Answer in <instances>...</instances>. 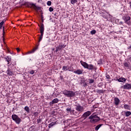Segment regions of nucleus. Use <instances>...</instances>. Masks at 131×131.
I'll use <instances>...</instances> for the list:
<instances>
[{
  "label": "nucleus",
  "mask_w": 131,
  "mask_h": 131,
  "mask_svg": "<svg viewBox=\"0 0 131 131\" xmlns=\"http://www.w3.org/2000/svg\"><path fill=\"white\" fill-rule=\"evenodd\" d=\"M75 109L76 110L77 112H78L79 115L82 112H83L84 111V107L83 106H81L80 105H76Z\"/></svg>",
  "instance_id": "423d86ee"
},
{
  "label": "nucleus",
  "mask_w": 131,
  "mask_h": 131,
  "mask_svg": "<svg viewBox=\"0 0 131 131\" xmlns=\"http://www.w3.org/2000/svg\"><path fill=\"white\" fill-rule=\"evenodd\" d=\"M59 102V99L58 98H55L51 102H50V106H53L54 104H57Z\"/></svg>",
  "instance_id": "f8f14e48"
},
{
  "label": "nucleus",
  "mask_w": 131,
  "mask_h": 131,
  "mask_svg": "<svg viewBox=\"0 0 131 131\" xmlns=\"http://www.w3.org/2000/svg\"><path fill=\"white\" fill-rule=\"evenodd\" d=\"M114 103L116 106H118L120 103V100L118 98H115L114 99Z\"/></svg>",
  "instance_id": "9b49d317"
},
{
  "label": "nucleus",
  "mask_w": 131,
  "mask_h": 131,
  "mask_svg": "<svg viewBox=\"0 0 131 131\" xmlns=\"http://www.w3.org/2000/svg\"><path fill=\"white\" fill-rule=\"evenodd\" d=\"M95 82V80L94 79H89V83L92 84V83H94Z\"/></svg>",
  "instance_id": "c85d7f7f"
},
{
  "label": "nucleus",
  "mask_w": 131,
  "mask_h": 131,
  "mask_svg": "<svg viewBox=\"0 0 131 131\" xmlns=\"http://www.w3.org/2000/svg\"><path fill=\"white\" fill-rule=\"evenodd\" d=\"M83 86H84V88H85V86H88V84H86V83H85L83 84Z\"/></svg>",
  "instance_id": "4c0bfd02"
},
{
  "label": "nucleus",
  "mask_w": 131,
  "mask_h": 131,
  "mask_svg": "<svg viewBox=\"0 0 131 131\" xmlns=\"http://www.w3.org/2000/svg\"><path fill=\"white\" fill-rule=\"evenodd\" d=\"M41 121H42L41 119H38L37 120V123H40V122H41Z\"/></svg>",
  "instance_id": "2f4dec72"
},
{
  "label": "nucleus",
  "mask_w": 131,
  "mask_h": 131,
  "mask_svg": "<svg viewBox=\"0 0 131 131\" xmlns=\"http://www.w3.org/2000/svg\"><path fill=\"white\" fill-rule=\"evenodd\" d=\"M43 36V34H41L39 38V40H38V42H40V41H41V40L42 39V37Z\"/></svg>",
  "instance_id": "5701e85b"
},
{
  "label": "nucleus",
  "mask_w": 131,
  "mask_h": 131,
  "mask_svg": "<svg viewBox=\"0 0 131 131\" xmlns=\"http://www.w3.org/2000/svg\"><path fill=\"white\" fill-rule=\"evenodd\" d=\"M129 6H130V9H131V2L129 3Z\"/></svg>",
  "instance_id": "37998d69"
},
{
  "label": "nucleus",
  "mask_w": 131,
  "mask_h": 131,
  "mask_svg": "<svg viewBox=\"0 0 131 131\" xmlns=\"http://www.w3.org/2000/svg\"><path fill=\"white\" fill-rule=\"evenodd\" d=\"M34 115H35V116H37L38 115V112H35L34 113Z\"/></svg>",
  "instance_id": "c9c22d12"
},
{
  "label": "nucleus",
  "mask_w": 131,
  "mask_h": 131,
  "mask_svg": "<svg viewBox=\"0 0 131 131\" xmlns=\"http://www.w3.org/2000/svg\"><path fill=\"white\" fill-rule=\"evenodd\" d=\"M12 118L13 120L15 121L17 124H20V123L21 122V119L19 118V116H18L17 115H12Z\"/></svg>",
  "instance_id": "39448f33"
},
{
  "label": "nucleus",
  "mask_w": 131,
  "mask_h": 131,
  "mask_svg": "<svg viewBox=\"0 0 131 131\" xmlns=\"http://www.w3.org/2000/svg\"><path fill=\"white\" fill-rule=\"evenodd\" d=\"M124 108L125 109V110H131V106L128 104H124Z\"/></svg>",
  "instance_id": "a211bd4d"
},
{
  "label": "nucleus",
  "mask_w": 131,
  "mask_h": 131,
  "mask_svg": "<svg viewBox=\"0 0 131 131\" xmlns=\"http://www.w3.org/2000/svg\"><path fill=\"white\" fill-rule=\"evenodd\" d=\"M96 30H93L92 31H91V34L92 35L96 34Z\"/></svg>",
  "instance_id": "c756f323"
},
{
  "label": "nucleus",
  "mask_w": 131,
  "mask_h": 131,
  "mask_svg": "<svg viewBox=\"0 0 131 131\" xmlns=\"http://www.w3.org/2000/svg\"><path fill=\"white\" fill-rule=\"evenodd\" d=\"M8 53H10V51H8Z\"/></svg>",
  "instance_id": "49530a36"
},
{
  "label": "nucleus",
  "mask_w": 131,
  "mask_h": 131,
  "mask_svg": "<svg viewBox=\"0 0 131 131\" xmlns=\"http://www.w3.org/2000/svg\"><path fill=\"white\" fill-rule=\"evenodd\" d=\"M3 25H4V22L0 23V29H2Z\"/></svg>",
  "instance_id": "7c9ffc66"
},
{
  "label": "nucleus",
  "mask_w": 131,
  "mask_h": 131,
  "mask_svg": "<svg viewBox=\"0 0 131 131\" xmlns=\"http://www.w3.org/2000/svg\"><path fill=\"white\" fill-rule=\"evenodd\" d=\"M130 115H131V112H130L127 111V112H125V116L127 117L129 116Z\"/></svg>",
  "instance_id": "393cba45"
},
{
  "label": "nucleus",
  "mask_w": 131,
  "mask_h": 131,
  "mask_svg": "<svg viewBox=\"0 0 131 131\" xmlns=\"http://www.w3.org/2000/svg\"><path fill=\"white\" fill-rule=\"evenodd\" d=\"M118 81L119 82H125L126 81V79L125 78H120L119 79H117Z\"/></svg>",
  "instance_id": "2eb2a0df"
},
{
  "label": "nucleus",
  "mask_w": 131,
  "mask_h": 131,
  "mask_svg": "<svg viewBox=\"0 0 131 131\" xmlns=\"http://www.w3.org/2000/svg\"><path fill=\"white\" fill-rule=\"evenodd\" d=\"M5 27H3V35L5 34Z\"/></svg>",
  "instance_id": "58836bf2"
},
{
  "label": "nucleus",
  "mask_w": 131,
  "mask_h": 131,
  "mask_svg": "<svg viewBox=\"0 0 131 131\" xmlns=\"http://www.w3.org/2000/svg\"><path fill=\"white\" fill-rule=\"evenodd\" d=\"M52 51H55V49H52Z\"/></svg>",
  "instance_id": "a18cd8bd"
},
{
  "label": "nucleus",
  "mask_w": 131,
  "mask_h": 131,
  "mask_svg": "<svg viewBox=\"0 0 131 131\" xmlns=\"http://www.w3.org/2000/svg\"><path fill=\"white\" fill-rule=\"evenodd\" d=\"M2 22H3V24L5 23V22H6V19H4Z\"/></svg>",
  "instance_id": "a19ab883"
},
{
  "label": "nucleus",
  "mask_w": 131,
  "mask_h": 131,
  "mask_svg": "<svg viewBox=\"0 0 131 131\" xmlns=\"http://www.w3.org/2000/svg\"><path fill=\"white\" fill-rule=\"evenodd\" d=\"M54 119V118H52L51 119L52 120H53Z\"/></svg>",
  "instance_id": "c03bdc74"
},
{
  "label": "nucleus",
  "mask_w": 131,
  "mask_h": 131,
  "mask_svg": "<svg viewBox=\"0 0 131 131\" xmlns=\"http://www.w3.org/2000/svg\"><path fill=\"white\" fill-rule=\"evenodd\" d=\"M101 126H102V125L99 124L98 125H97L96 127H95V130H98L99 128H100V127H101Z\"/></svg>",
  "instance_id": "bb28decb"
},
{
  "label": "nucleus",
  "mask_w": 131,
  "mask_h": 131,
  "mask_svg": "<svg viewBox=\"0 0 131 131\" xmlns=\"http://www.w3.org/2000/svg\"><path fill=\"white\" fill-rule=\"evenodd\" d=\"M32 7L33 8V9H34V10H38V7L36 6L35 4H32Z\"/></svg>",
  "instance_id": "a878e982"
},
{
  "label": "nucleus",
  "mask_w": 131,
  "mask_h": 131,
  "mask_svg": "<svg viewBox=\"0 0 131 131\" xmlns=\"http://www.w3.org/2000/svg\"><path fill=\"white\" fill-rule=\"evenodd\" d=\"M7 74L10 76L13 75V72L8 69L7 70Z\"/></svg>",
  "instance_id": "412c9836"
},
{
  "label": "nucleus",
  "mask_w": 131,
  "mask_h": 131,
  "mask_svg": "<svg viewBox=\"0 0 131 131\" xmlns=\"http://www.w3.org/2000/svg\"><path fill=\"white\" fill-rule=\"evenodd\" d=\"M91 114H92L91 111H87L81 116V117L82 118H84V119H86Z\"/></svg>",
  "instance_id": "6e6552de"
},
{
  "label": "nucleus",
  "mask_w": 131,
  "mask_h": 131,
  "mask_svg": "<svg viewBox=\"0 0 131 131\" xmlns=\"http://www.w3.org/2000/svg\"><path fill=\"white\" fill-rule=\"evenodd\" d=\"M49 11H50V12H53V11H54V9L52 7H50Z\"/></svg>",
  "instance_id": "72a5a7b5"
},
{
  "label": "nucleus",
  "mask_w": 131,
  "mask_h": 131,
  "mask_svg": "<svg viewBox=\"0 0 131 131\" xmlns=\"http://www.w3.org/2000/svg\"><path fill=\"white\" fill-rule=\"evenodd\" d=\"M129 64H130L129 62H124V63H123L124 66L125 67H127V68L129 67Z\"/></svg>",
  "instance_id": "4be33fe9"
},
{
  "label": "nucleus",
  "mask_w": 131,
  "mask_h": 131,
  "mask_svg": "<svg viewBox=\"0 0 131 131\" xmlns=\"http://www.w3.org/2000/svg\"><path fill=\"white\" fill-rule=\"evenodd\" d=\"M30 74H34V70H32L30 72Z\"/></svg>",
  "instance_id": "e433bc0d"
},
{
  "label": "nucleus",
  "mask_w": 131,
  "mask_h": 131,
  "mask_svg": "<svg viewBox=\"0 0 131 131\" xmlns=\"http://www.w3.org/2000/svg\"><path fill=\"white\" fill-rule=\"evenodd\" d=\"M47 5H48V6H51V5H52V2H51V1H48V2H47Z\"/></svg>",
  "instance_id": "473e14b6"
},
{
  "label": "nucleus",
  "mask_w": 131,
  "mask_h": 131,
  "mask_svg": "<svg viewBox=\"0 0 131 131\" xmlns=\"http://www.w3.org/2000/svg\"><path fill=\"white\" fill-rule=\"evenodd\" d=\"M128 50H131V45H130V47H129L128 48Z\"/></svg>",
  "instance_id": "ea45409f"
},
{
  "label": "nucleus",
  "mask_w": 131,
  "mask_h": 131,
  "mask_svg": "<svg viewBox=\"0 0 131 131\" xmlns=\"http://www.w3.org/2000/svg\"><path fill=\"white\" fill-rule=\"evenodd\" d=\"M123 20H124L125 23H126L128 25H129L130 24V21H129L130 20V17L128 15H125L123 17Z\"/></svg>",
  "instance_id": "0eeeda50"
},
{
  "label": "nucleus",
  "mask_w": 131,
  "mask_h": 131,
  "mask_svg": "<svg viewBox=\"0 0 131 131\" xmlns=\"http://www.w3.org/2000/svg\"><path fill=\"white\" fill-rule=\"evenodd\" d=\"M121 89H123L124 90H130L131 89V84L126 83V84L122 86Z\"/></svg>",
  "instance_id": "1a4fd4ad"
},
{
  "label": "nucleus",
  "mask_w": 131,
  "mask_h": 131,
  "mask_svg": "<svg viewBox=\"0 0 131 131\" xmlns=\"http://www.w3.org/2000/svg\"><path fill=\"white\" fill-rule=\"evenodd\" d=\"M16 50H17V52H19V51H20V49H19V48H16Z\"/></svg>",
  "instance_id": "79ce46f5"
},
{
  "label": "nucleus",
  "mask_w": 131,
  "mask_h": 131,
  "mask_svg": "<svg viewBox=\"0 0 131 131\" xmlns=\"http://www.w3.org/2000/svg\"><path fill=\"white\" fill-rule=\"evenodd\" d=\"M5 59H6V61L8 62L9 64V62H10V61H11V56H7V58H5Z\"/></svg>",
  "instance_id": "b1692460"
},
{
  "label": "nucleus",
  "mask_w": 131,
  "mask_h": 131,
  "mask_svg": "<svg viewBox=\"0 0 131 131\" xmlns=\"http://www.w3.org/2000/svg\"><path fill=\"white\" fill-rule=\"evenodd\" d=\"M24 109H25V111H26V112L27 113H29V112L30 111V109L29 108V107L25 106Z\"/></svg>",
  "instance_id": "aec40b11"
},
{
  "label": "nucleus",
  "mask_w": 131,
  "mask_h": 131,
  "mask_svg": "<svg viewBox=\"0 0 131 131\" xmlns=\"http://www.w3.org/2000/svg\"><path fill=\"white\" fill-rule=\"evenodd\" d=\"M89 119H90V122L92 123L94 122H98L100 120V117H98L96 115L93 114L89 117Z\"/></svg>",
  "instance_id": "7ed1b4c3"
},
{
  "label": "nucleus",
  "mask_w": 131,
  "mask_h": 131,
  "mask_svg": "<svg viewBox=\"0 0 131 131\" xmlns=\"http://www.w3.org/2000/svg\"><path fill=\"white\" fill-rule=\"evenodd\" d=\"M62 70H63V71H73V69H71L68 66H63L62 67Z\"/></svg>",
  "instance_id": "9d476101"
},
{
  "label": "nucleus",
  "mask_w": 131,
  "mask_h": 131,
  "mask_svg": "<svg viewBox=\"0 0 131 131\" xmlns=\"http://www.w3.org/2000/svg\"><path fill=\"white\" fill-rule=\"evenodd\" d=\"M80 63L84 67V68H85L86 69H88V70H94L95 69V66L92 64H88V63L83 61L82 60H81L80 61Z\"/></svg>",
  "instance_id": "f257e3e1"
},
{
  "label": "nucleus",
  "mask_w": 131,
  "mask_h": 131,
  "mask_svg": "<svg viewBox=\"0 0 131 131\" xmlns=\"http://www.w3.org/2000/svg\"><path fill=\"white\" fill-rule=\"evenodd\" d=\"M57 125V122H52L51 123L49 124V128H51L53 127V126H55V125Z\"/></svg>",
  "instance_id": "f3484780"
},
{
  "label": "nucleus",
  "mask_w": 131,
  "mask_h": 131,
  "mask_svg": "<svg viewBox=\"0 0 131 131\" xmlns=\"http://www.w3.org/2000/svg\"><path fill=\"white\" fill-rule=\"evenodd\" d=\"M98 93H100V94H103V93H104V90H98Z\"/></svg>",
  "instance_id": "f704fd0d"
},
{
  "label": "nucleus",
  "mask_w": 131,
  "mask_h": 131,
  "mask_svg": "<svg viewBox=\"0 0 131 131\" xmlns=\"http://www.w3.org/2000/svg\"><path fill=\"white\" fill-rule=\"evenodd\" d=\"M77 2V0H71V4H72V5H74L75 3H76Z\"/></svg>",
  "instance_id": "cd10ccee"
},
{
  "label": "nucleus",
  "mask_w": 131,
  "mask_h": 131,
  "mask_svg": "<svg viewBox=\"0 0 131 131\" xmlns=\"http://www.w3.org/2000/svg\"><path fill=\"white\" fill-rule=\"evenodd\" d=\"M38 48L36 47L35 48H34L32 51L28 52V54H31L32 53H34L37 50Z\"/></svg>",
  "instance_id": "6ab92c4d"
},
{
  "label": "nucleus",
  "mask_w": 131,
  "mask_h": 131,
  "mask_svg": "<svg viewBox=\"0 0 131 131\" xmlns=\"http://www.w3.org/2000/svg\"><path fill=\"white\" fill-rule=\"evenodd\" d=\"M45 31V26L43 24H41V26H40V32L41 34H43V32Z\"/></svg>",
  "instance_id": "4468645a"
},
{
  "label": "nucleus",
  "mask_w": 131,
  "mask_h": 131,
  "mask_svg": "<svg viewBox=\"0 0 131 131\" xmlns=\"http://www.w3.org/2000/svg\"><path fill=\"white\" fill-rule=\"evenodd\" d=\"M62 93L66 97H68V98H73V97L75 96V93L72 91L65 90Z\"/></svg>",
  "instance_id": "f03ea898"
},
{
  "label": "nucleus",
  "mask_w": 131,
  "mask_h": 131,
  "mask_svg": "<svg viewBox=\"0 0 131 131\" xmlns=\"http://www.w3.org/2000/svg\"><path fill=\"white\" fill-rule=\"evenodd\" d=\"M63 48V45H59L58 46L56 47V53L58 52V51H60Z\"/></svg>",
  "instance_id": "dca6fc26"
},
{
  "label": "nucleus",
  "mask_w": 131,
  "mask_h": 131,
  "mask_svg": "<svg viewBox=\"0 0 131 131\" xmlns=\"http://www.w3.org/2000/svg\"><path fill=\"white\" fill-rule=\"evenodd\" d=\"M83 72V70L81 69H78L75 71H74V73H75L76 74H78V75H80V74H82V73Z\"/></svg>",
  "instance_id": "ddd939ff"
},
{
  "label": "nucleus",
  "mask_w": 131,
  "mask_h": 131,
  "mask_svg": "<svg viewBox=\"0 0 131 131\" xmlns=\"http://www.w3.org/2000/svg\"><path fill=\"white\" fill-rule=\"evenodd\" d=\"M67 111H68V112H70L71 115H73V116L76 118L79 117V113L74 110H72L71 108H67Z\"/></svg>",
  "instance_id": "20e7f679"
}]
</instances>
